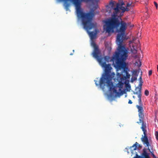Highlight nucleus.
I'll return each mask as SVG.
<instances>
[{
    "label": "nucleus",
    "mask_w": 158,
    "mask_h": 158,
    "mask_svg": "<svg viewBox=\"0 0 158 158\" xmlns=\"http://www.w3.org/2000/svg\"><path fill=\"white\" fill-rule=\"evenodd\" d=\"M155 135L156 139L158 140V132L156 131L155 132Z\"/></svg>",
    "instance_id": "nucleus-17"
},
{
    "label": "nucleus",
    "mask_w": 158,
    "mask_h": 158,
    "mask_svg": "<svg viewBox=\"0 0 158 158\" xmlns=\"http://www.w3.org/2000/svg\"><path fill=\"white\" fill-rule=\"evenodd\" d=\"M92 55L93 57L95 58L99 63L102 62V61L103 60V58L99 48H95L94 49Z\"/></svg>",
    "instance_id": "nucleus-7"
},
{
    "label": "nucleus",
    "mask_w": 158,
    "mask_h": 158,
    "mask_svg": "<svg viewBox=\"0 0 158 158\" xmlns=\"http://www.w3.org/2000/svg\"><path fill=\"white\" fill-rule=\"evenodd\" d=\"M154 4L156 7V9L157 8V7H158V4H157V3L156 2H154Z\"/></svg>",
    "instance_id": "nucleus-19"
},
{
    "label": "nucleus",
    "mask_w": 158,
    "mask_h": 158,
    "mask_svg": "<svg viewBox=\"0 0 158 158\" xmlns=\"http://www.w3.org/2000/svg\"><path fill=\"white\" fill-rule=\"evenodd\" d=\"M157 69V71H158V68Z\"/></svg>",
    "instance_id": "nucleus-28"
},
{
    "label": "nucleus",
    "mask_w": 158,
    "mask_h": 158,
    "mask_svg": "<svg viewBox=\"0 0 158 158\" xmlns=\"http://www.w3.org/2000/svg\"><path fill=\"white\" fill-rule=\"evenodd\" d=\"M141 65V62H140V65L139 66H140Z\"/></svg>",
    "instance_id": "nucleus-23"
},
{
    "label": "nucleus",
    "mask_w": 158,
    "mask_h": 158,
    "mask_svg": "<svg viewBox=\"0 0 158 158\" xmlns=\"http://www.w3.org/2000/svg\"><path fill=\"white\" fill-rule=\"evenodd\" d=\"M133 76L137 77L138 76L137 71L136 70H134L133 72Z\"/></svg>",
    "instance_id": "nucleus-15"
},
{
    "label": "nucleus",
    "mask_w": 158,
    "mask_h": 158,
    "mask_svg": "<svg viewBox=\"0 0 158 158\" xmlns=\"http://www.w3.org/2000/svg\"><path fill=\"white\" fill-rule=\"evenodd\" d=\"M145 4H147V2H145Z\"/></svg>",
    "instance_id": "nucleus-24"
},
{
    "label": "nucleus",
    "mask_w": 158,
    "mask_h": 158,
    "mask_svg": "<svg viewBox=\"0 0 158 158\" xmlns=\"http://www.w3.org/2000/svg\"><path fill=\"white\" fill-rule=\"evenodd\" d=\"M115 3H116V2L115 1H112L111 0L109 4L106 6V11L109 13H111L112 12L111 10H114V8H115L114 7Z\"/></svg>",
    "instance_id": "nucleus-8"
},
{
    "label": "nucleus",
    "mask_w": 158,
    "mask_h": 158,
    "mask_svg": "<svg viewBox=\"0 0 158 158\" xmlns=\"http://www.w3.org/2000/svg\"><path fill=\"white\" fill-rule=\"evenodd\" d=\"M139 80L140 83L139 85V86L138 87H136L135 89V91L139 90L140 88V90H141L142 86V83H143V82L142 81V79L141 76H140V77Z\"/></svg>",
    "instance_id": "nucleus-10"
},
{
    "label": "nucleus",
    "mask_w": 158,
    "mask_h": 158,
    "mask_svg": "<svg viewBox=\"0 0 158 158\" xmlns=\"http://www.w3.org/2000/svg\"><path fill=\"white\" fill-rule=\"evenodd\" d=\"M135 52H136V51L135 50Z\"/></svg>",
    "instance_id": "nucleus-29"
},
{
    "label": "nucleus",
    "mask_w": 158,
    "mask_h": 158,
    "mask_svg": "<svg viewBox=\"0 0 158 158\" xmlns=\"http://www.w3.org/2000/svg\"><path fill=\"white\" fill-rule=\"evenodd\" d=\"M128 103L130 104H131L132 103V102L131 100H129Z\"/></svg>",
    "instance_id": "nucleus-21"
},
{
    "label": "nucleus",
    "mask_w": 158,
    "mask_h": 158,
    "mask_svg": "<svg viewBox=\"0 0 158 158\" xmlns=\"http://www.w3.org/2000/svg\"><path fill=\"white\" fill-rule=\"evenodd\" d=\"M102 67L104 68L105 74L103 75L100 79L99 85L101 87L104 86L106 84L107 86L109 88V90L114 93L118 94V92L115 89V87L114 86L112 81L115 76L114 73L110 74L111 70L112 68L110 64H106L105 62L102 61V62L99 63Z\"/></svg>",
    "instance_id": "nucleus-3"
},
{
    "label": "nucleus",
    "mask_w": 158,
    "mask_h": 158,
    "mask_svg": "<svg viewBox=\"0 0 158 158\" xmlns=\"http://www.w3.org/2000/svg\"><path fill=\"white\" fill-rule=\"evenodd\" d=\"M142 142H143V144H146V146L148 147L149 146H150V145L149 144V140H148V143H149V145L148 146H147V145L146 144H145V143H144L142 141ZM148 150L149 151L151 152V153L152 154V156L154 158H156V156H155V155L153 154V152H152L151 151H150V149H149V148L148 147Z\"/></svg>",
    "instance_id": "nucleus-12"
},
{
    "label": "nucleus",
    "mask_w": 158,
    "mask_h": 158,
    "mask_svg": "<svg viewBox=\"0 0 158 158\" xmlns=\"http://www.w3.org/2000/svg\"><path fill=\"white\" fill-rule=\"evenodd\" d=\"M133 98H134V96H133Z\"/></svg>",
    "instance_id": "nucleus-30"
},
{
    "label": "nucleus",
    "mask_w": 158,
    "mask_h": 158,
    "mask_svg": "<svg viewBox=\"0 0 158 158\" xmlns=\"http://www.w3.org/2000/svg\"><path fill=\"white\" fill-rule=\"evenodd\" d=\"M117 81H119V82L117 84V86L120 88L119 90H120L121 88H122L123 86L124 83L123 82H124V81H121V80H119Z\"/></svg>",
    "instance_id": "nucleus-11"
},
{
    "label": "nucleus",
    "mask_w": 158,
    "mask_h": 158,
    "mask_svg": "<svg viewBox=\"0 0 158 158\" xmlns=\"http://www.w3.org/2000/svg\"><path fill=\"white\" fill-rule=\"evenodd\" d=\"M141 90H140V89L139 90L135 91V92L134 93L135 94L138 95V97L139 98L138 101L139 104V105H137L136 106V107L138 109V112H139L138 115L139 117V121L137 123L139 124L142 123V126L141 128L143 131L144 136H143L141 138V140L144 143L146 144L147 146H148L149 145L148 139L147 137L146 134L147 130L146 129V126L144 121V110L143 109L142 106L143 105L141 102L142 95L141 94Z\"/></svg>",
    "instance_id": "nucleus-4"
},
{
    "label": "nucleus",
    "mask_w": 158,
    "mask_h": 158,
    "mask_svg": "<svg viewBox=\"0 0 158 158\" xmlns=\"http://www.w3.org/2000/svg\"><path fill=\"white\" fill-rule=\"evenodd\" d=\"M126 2L127 3V2ZM124 5L125 3L123 0L116 3V7L114 8L112 17L104 22L105 24L103 25L104 30L106 33H110L114 32V29H116L118 33V39L121 36L126 37L125 32L127 27V24L124 21H122L121 18V21H120L118 18L116 17L120 13V10H122V12H124L126 11H129V8H133L131 6H127V4L125 8L123 6Z\"/></svg>",
    "instance_id": "nucleus-1"
},
{
    "label": "nucleus",
    "mask_w": 158,
    "mask_h": 158,
    "mask_svg": "<svg viewBox=\"0 0 158 158\" xmlns=\"http://www.w3.org/2000/svg\"><path fill=\"white\" fill-rule=\"evenodd\" d=\"M139 0H127L126 2H127V6L134 7L136 2H139Z\"/></svg>",
    "instance_id": "nucleus-9"
},
{
    "label": "nucleus",
    "mask_w": 158,
    "mask_h": 158,
    "mask_svg": "<svg viewBox=\"0 0 158 158\" xmlns=\"http://www.w3.org/2000/svg\"><path fill=\"white\" fill-rule=\"evenodd\" d=\"M73 55V53H70V55Z\"/></svg>",
    "instance_id": "nucleus-22"
},
{
    "label": "nucleus",
    "mask_w": 158,
    "mask_h": 158,
    "mask_svg": "<svg viewBox=\"0 0 158 158\" xmlns=\"http://www.w3.org/2000/svg\"><path fill=\"white\" fill-rule=\"evenodd\" d=\"M146 2H148V0H146Z\"/></svg>",
    "instance_id": "nucleus-26"
},
{
    "label": "nucleus",
    "mask_w": 158,
    "mask_h": 158,
    "mask_svg": "<svg viewBox=\"0 0 158 158\" xmlns=\"http://www.w3.org/2000/svg\"><path fill=\"white\" fill-rule=\"evenodd\" d=\"M152 70H149L148 72V75L149 76H151L152 74Z\"/></svg>",
    "instance_id": "nucleus-18"
},
{
    "label": "nucleus",
    "mask_w": 158,
    "mask_h": 158,
    "mask_svg": "<svg viewBox=\"0 0 158 158\" xmlns=\"http://www.w3.org/2000/svg\"><path fill=\"white\" fill-rule=\"evenodd\" d=\"M94 81L95 82V84L96 86L98 85L99 84H98V81L96 80H94Z\"/></svg>",
    "instance_id": "nucleus-20"
},
{
    "label": "nucleus",
    "mask_w": 158,
    "mask_h": 158,
    "mask_svg": "<svg viewBox=\"0 0 158 158\" xmlns=\"http://www.w3.org/2000/svg\"><path fill=\"white\" fill-rule=\"evenodd\" d=\"M137 79V77L133 76V77H131V82H133L136 80Z\"/></svg>",
    "instance_id": "nucleus-14"
},
{
    "label": "nucleus",
    "mask_w": 158,
    "mask_h": 158,
    "mask_svg": "<svg viewBox=\"0 0 158 158\" xmlns=\"http://www.w3.org/2000/svg\"><path fill=\"white\" fill-rule=\"evenodd\" d=\"M144 94L145 95H146V96H148L149 94V92L148 91L147 89L145 90V91Z\"/></svg>",
    "instance_id": "nucleus-16"
},
{
    "label": "nucleus",
    "mask_w": 158,
    "mask_h": 158,
    "mask_svg": "<svg viewBox=\"0 0 158 158\" xmlns=\"http://www.w3.org/2000/svg\"><path fill=\"white\" fill-rule=\"evenodd\" d=\"M158 68V65H157V69Z\"/></svg>",
    "instance_id": "nucleus-27"
},
{
    "label": "nucleus",
    "mask_w": 158,
    "mask_h": 158,
    "mask_svg": "<svg viewBox=\"0 0 158 158\" xmlns=\"http://www.w3.org/2000/svg\"><path fill=\"white\" fill-rule=\"evenodd\" d=\"M118 35H117V44H118V46L117 48V51L115 52L114 53V54L113 55V56L111 57V58H110L109 56H105L104 58H103V59L105 60L104 62H105L106 63L107 62H109V61H112L113 62V65H114V64L115 63V61H113L112 60V59L113 58V57L115 55L116 52H118V48L120 46H123L124 47L125 49H127V48H126L125 47V45H123V40L126 39V37L123 36L122 37V36H121L119 37V39H118Z\"/></svg>",
    "instance_id": "nucleus-5"
},
{
    "label": "nucleus",
    "mask_w": 158,
    "mask_h": 158,
    "mask_svg": "<svg viewBox=\"0 0 158 158\" xmlns=\"http://www.w3.org/2000/svg\"><path fill=\"white\" fill-rule=\"evenodd\" d=\"M118 52H116L115 55L113 57L112 60L115 61L114 64V67L117 70L123 69V72L125 74L123 75V73L122 74L117 73V78H114L115 80H121V81H124L127 78H129L130 75L128 72L126 67V60L128 57V52L127 49H126L123 46H120L119 47Z\"/></svg>",
    "instance_id": "nucleus-2"
},
{
    "label": "nucleus",
    "mask_w": 158,
    "mask_h": 158,
    "mask_svg": "<svg viewBox=\"0 0 158 158\" xmlns=\"http://www.w3.org/2000/svg\"><path fill=\"white\" fill-rule=\"evenodd\" d=\"M73 52H74V50H73Z\"/></svg>",
    "instance_id": "nucleus-25"
},
{
    "label": "nucleus",
    "mask_w": 158,
    "mask_h": 158,
    "mask_svg": "<svg viewBox=\"0 0 158 158\" xmlns=\"http://www.w3.org/2000/svg\"><path fill=\"white\" fill-rule=\"evenodd\" d=\"M138 144V143L137 142H136L135 144H133L130 148L131 152L132 154H135L136 156L134 157V158H149L148 154L147 152L146 149L145 148L143 149V152L142 154L143 157H142L138 155L137 152L135 151L136 150L139 151V149L137 148V147Z\"/></svg>",
    "instance_id": "nucleus-6"
},
{
    "label": "nucleus",
    "mask_w": 158,
    "mask_h": 158,
    "mask_svg": "<svg viewBox=\"0 0 158 158\" xmlns=\"http://www.w3.org/2000/svg\"><path fill=\"white\" fill-rule=\"evenodd\" d=\"M91 44L92 46L94 47V49H95V48H98V46L94 42H92Z\"/></svg>",
    "instance_id": "nucleus-13"
}]
</instances>
